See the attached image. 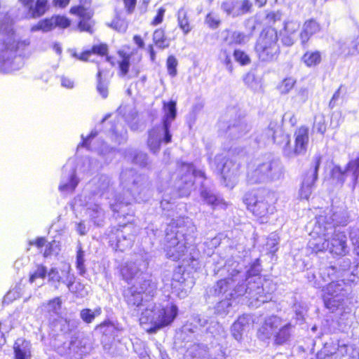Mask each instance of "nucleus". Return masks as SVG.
<instances>
[{
	"mask_svg": "<svg viewBox=\"0 0 359 359\" xmlns=\"http://www.w3.org/2000/svg\"><path fill=\"white\" fill-rule=\"evenodd\" d=\"M123 278L131 285L124 291V299L130 307L141 311V323H148L151 327L149 333H156L158 330L170 325L178 313V308L175 304L157 308L153 302H143L142 294L154 296L156 290V283L148 273L140 271L136 263L126 264L121 269Z\"/></svg>",
	"mask_w": 359,
	"mask_h": 359,
	"instance_id": "nucleus-1",
	"label": "nucleus"
},
{
	"mask_svg": "<svg viewBox=\"0 0 359 359\" xmlns=\"http://www.w3.org/2000/svg\"><path fill=\"white\" fill-rule=\"evenodd\" d=\"M243 266L234 260H228L223 267L215 266L214 274L226 271L227 277L218 280L216 284L210 289L209 293L213 296L224 295L226 297L236 298L246 294V297L251 300L250 304L258 307L262 304L271 300L269 294H266L263 289L255 284L245 288L243 284L245 272L242 271Z\"/></svg>",
	"mask_w": 359,
	"mask_h": 359,
	"instance_id": "nucleus-2",
	"label": "nucleus"
},
{
	"mask_svg": "<svg viewBox=\"0 0 359 359\" xmlns=\"http://www.w3.org/2000/svg\"><path fill=\"white\" fill-rule=\"evenodd\" d=\"M196 227L189 218L172 219L165 229L164 250L166 256L177 261H195L199 253L195 246Z\"/></svg>",
	"mask_w": 359,
	"mask_h": 359,
	"instance_id": "nucleus-3",
	"label": "nucleus"
},
{
	"mask_svg": "<svg viewBox=\"0 0 359 359\" xmlns=\"http://www.w3.org/2000/svg\"><path fill=\"white\" fill-rule=\"evenodd\" d=\"M13 21L7 13H0V33L8 36V41H4L5 49L0 53V72L10 73L20 69L24 62L20 55L15 53L20 49L29 46L27 40L16 41L14 36Z\"/></svg>",
	"mask_w": 359,
	"mask_h": 359,
	"instance_id": "nucleus-4",
	"label": "nucleus"
},
{
	"mask_svg": "<svg viewBox=\"0 0 359 359\" xmlns=\"http://www.w3.org/2000/svg\"><path fill=\"white\" fill-rule=\"evenodd\" d=\"M284 177V166L281 161L266 155L248 165L247 182L249 184H266L278 181Z\"/></svg>",
	"mask_w": 359,
	"mask_h": 359,
	"instance_id": "nucleus-5",
	"label": "nucleus"
},
{
	"mask_svg": "<svg viewBox=\"0 0 359 359\" xmlns=\"http://www.w3.org/2000/svg\"><path fill=\"white\" fill-rule=\"evenodd\" d=\"M163 111L162 123L154 127L149 131L147 145L154 154L159 151L162 142L165 144L171 142L172 135L170 128L177 116L176 102L171 100L168 102H164Z\"/></svg>",
	"mask_w": 359,
	"mask_h": 359,
	"instance_id": "nucleus-6",
	"label": "nucleus"
},
{
	"mask_svg": "<svg viewBox=\"0 0 359 359\" xmlns=\"http://www.w3.org/2000/svg\"><path fill=\"white\" fill-rule=\"evenodd\" d=\"M348 283L344 279L330 283L324 290L323 300L325 306L334 310L346 304L352 299V283L354 279H348Z\"/></svg>",
	"mask_w": 359,
	"mask_h": 359,
	"instance_id": "nucleus-7",
	"label": "nucleus"
},
{
	"mask_svg": "<svg viewBox=\"0 0 359 359\" xmlns=\"http://www.w3.org/2000/svg\"><path fill=\"white\" fill-rule=\"evenodd\" d=\"M333 229L334 226L327 221V216L316 217L313 229L310 233L312 238L308 243V247L316 253L329 250L330 235Z\"/></svg>",
	"mask_w": 359,
	"mask_h": 359,
	"instance_id": "nucleus-8",
	"label": "nucleus"
},
{
	"mask_svg": "<svg viewBox=\"0 0 359 359\" xmlns=\"http://www.w3.org/2000/svg\"><path fill=\"white\" fill-rule=\"evenodd\" d=\"M175 171L171 175L175 180V187L182 191V195L189 194L194 185L195 177L205 178V172L196 170L192 163L177 161L175 163Z\"/></svg>",
	"mask_w": 359,
	"mask_h": 359,
	"instance_id": "nucleus-9",
	"label": "nucleus"
},
{
	"mask_svg": "<svg viewBox=\"0 0 359 359\" xmlns=\"http://www.w3.org/2000/svg\"><path fill=\"white\" fill-rule=\"evenodd\" d=\"M97 328L102 334L101 343L104 351L114 357L122 355L124 347L120 337L121 330L109 321L101 323Z\"/></svg>",
	"mask_w": 359,
	"mask_h": 359,
	"instance_id": "nucleus-10",
	"label": "nucleus"
},
{
	"mask_svg": "<svg viewBox=\"0 0 359 359\" xmlns=\"http://www.w3.org/2000/svg\"><path fill=\"white\" fill-rule=\"evenodd\" d=\"M278 39L274 29L269 28L261 33L255 45V51L260 60L271 62L277 58L280 51Z\"/></svg>",
	"mask_w": 359,
	"mask_h": 359,
	"instance_id": "nucleus-11",
	"label": "nucleus"
},
{
	"mask_svg": "<svg viewBox=\"0 0 359 359\" xmlns=\"http://www.w3.org/2000/svg\"><path fill=\"white\" fill-rule=\"evenodd\" d=\"M131 177L130 191L133 198L138 202L146 201L152 195L151 182L145 175L136 173L133 170L123 171L121 174L122 183Z\"/></svg>",
	"mask_w": 359,
	"mask_h": 359,
	"instance_id": "nucleus-12",
	"label": "nucleus"
},
{
	"mask_svg": "<svg viewBox=\"0 0 359 359\" xmlns=\"http://www.w3.org/2000/svg\"><path fill=\"white\" fill-rule=\"evenodd\" d=\"M212 169L222 175V184L232 189L238 181L240 175V165L231 160H226L222 155H217L212 161L210 162Z\"/></svg>",
	"mask_w": 359,
	"mask_h": 359,
	"instance_id": "nucleus-13",
	"label": "nucleus"
},
{
	"mask_svg": "<svg viewBox=\"0 0 359 359\" xmlns=\"http://www.w3.org/2000/svg\"><path fill=\"white\" fill-rule=\"evenodd\" d=\"M270 194L265 191L249 192L243 198V202L253 215L264 218L273 214L274 207L269 202Z\"/></svg>",
	"mask_w": 359,
	"mask_h": 359,
	"instance_id": "nucleus-14",
	"label": "nucleus"
},
{
	"mask_svg": "<svg viewBox=\"0 0 359 359\" xmlns=\"http://www.w3.org/2000/svg\"><path fill=\"white\" fill-rule=\"evenodd\" d=\"M130 225L112 227L108 236L109 243L115 245L116 250L125 251L133 245L134 236L130 233Z\"/></svg>",
	"mask_w": 359,
	"mask_h": 359,
	"instance_id": "nucleus-15",
	"label": "nucleus"
},
{
	"mask_svg": "<svg viewBox=\"0 0 359 359\" xmlns=\"http://www.w3.org/2000/svg\"><path fill=\"white\" fill-rule=\"evenodd\" d=\"M69 272V270L67 271H62V274H60L56 268H52L48 273V282L55 289L59 288L61 283L66 284L69 292L77 294V296H84L85 294L83 292H78L79 288L83 287V285L78 283L74 289V278L73 276H70Z\"/></svg>",
	"mask_w": 359,
	"mask_h": 359,
	"instance_id": "nucleus-16",
	"label": "nucleus"
},
{
	"mask_svg": "<svg viewBox=\"0 0 359 359\" xmlns=\"http://www.w3.org/2000/svg\"><path fill=\"white\" fill-rule=\"evenodd\" d=\"M320 155H316L313 159V168L305 175L299 189V196L302 199H309L311 196L314 183L318 178V172L321 163Z\"/></svg>",
	"mask_w": 359,
	"mask_h": 359,
	"instance_id": "nucleus-17",
	"label": "nucleus"
},
{
	"mask_svg": "<svg viewBox=\"0 0 359 359\" xmlns=\"http://www.w3.org/2000/svg\"><path fill=\"white\" fill-rule=\"evenodd\" d=\"M333 53L345 57L359 53V37L340 39L333 44Z\"/></svg>",
	"mask_w": 359,
	"mask_h": 359,
	"instance_id": "nucleus-18",
	"label": "nucleus"
},
{
	"mask_svg": "<svg viewBox=\"0 0 359 359\" xmlns=\"http://www.w3.org/2000/svg\"><path fill=\"white\" fill-rule=\"evenodd\" d=\"M294 148L287 151L285 149V155L288 157L293 156L304 155L307 151L309 142V129L306 126H301L295 133Z\"/></svg>",
	"mask_w": 359,
	"mask_h": 359,
	"instance_id": "nucleus-19",
	"label": "nucleus"
},
{
	"mask_svg": "<svg viewBox=\"0 0 359 359\" xmlns=\"http://www.w3.org/2000/svg\"><path fill=\"white\" fill-rule=\"evenodd\" d=\"M264 135L266 140H271L273 142L282 146L283 150L288 151L287 148L290 144V136L285 134L282 128L275 122H271L269 127L264 130Z\"/></svg>",
	"mask_w": 359,
	"mask_h": 359,
	"instance_id": "nucleus-20",
	"label": "nucleus"
},
{
	"mask_svg": "<svg viewBox=\"0 0 359 359\" xmlns=\"http://www.w3.org/2000/svg\"><path fill=\"white\" fill-rule=\"evenodd\" d=\"M283 323V319L278 316L273 315L266 318L257 330V337L264 341L270 339L271 337H273Z\"/></svg>",
	"mask_w": 359,
	"mask_h": 359,
	"instance_id": "nucleus-21",
	"label": "nucleus"
},
{
	"mask_svg": "<svg viewBox=\"0 0 359 359\" xmlns=\"http://www.w3.org/2000/svg\"><path fill=\"white\" fill-rule=\"evenodd\" d=\"M73 358H81L92 349V341L89 337L76 333L70 337Z\"/></svg>",
	"mask_w": 359,
	"mask_h": 359,
	"instance_id": "nucleus-22",
	"label": "nucleus"
},
{
	"mask_svg": "<svg viewBox=\"0 0 359 359\" xmlns=\"http://www.w3.org/2000/svg\"><path fill=\"white\" fill-rule=\"evenodd\" d=\"M346 241L347 238L344 232L333 229L332 233L330 235V252L337 255H345L348 252Z\"/></svg>",
	"mask_w": 359,
	"mask_h": 359,
	"instance_id": "nucleus-23",
	"label": "nucleus"
},
{
	"mask_svg": "<svg viewBox=\"0 0 359 359\" xmlns=\"http://www.w3.org/2000/svg\"><path fill=\"white\" fill-rule=\"evenodd\" d=\"M79 182L76 177V170L74 168H68L67 166L62 168V177L59 185V190L61 192L72 193Z\"/></svg>",
	"mask_w": 359,
	"mask_h": 359,
	"instance_id": "nucleus-24",
	"label": "nucleus"
},
{
	"mask_svg": "<svg viewBox=\"0 0 359 359\" xmlns=\"http://www.w3.org/2000/svg\"><path fill=\"white\" fill-rule=\"evenodd\" d=\"M193 284V281L187 280L184 275L180 273H175L171 282L172 293L180 299H184L188 295Z\"/></svg>",
	"mask_w": 359,
	"mask_h": 359,
	"instance_id": "nucleus-25",
	"label": "nucleus"
},
{
	"mask_svg": "<svg viewBox=\"0 0 359 359\" xmlns=\"http://www.w3.org/2000/svg\"><path fill=\"white\" fill-rule=\"evenodd\" d=\"M320 216H327V221L334 226V229H337L335 226L337 225L346 226L349 218L347 210L344 206L332 207L325 215Z\"/></svg>",
	"mask_w": 359,
	"mask_h": 359,
	"instance_id": "nucleus-26",
	"label": "nucleus"
},
{
	"mask_svg": "<svg viewBox=\"0 0 359 359\" xmlns=\"http://www.w3.org/2000/svg\"><path fill=\"white\" fill-rule=\"evenodd\" d=\"M250 130V126L248 125L244 118H239L230 122L228 126L226 133L231 139H238Z\"/></svg>",
	"mask_w": 359,
	"mask_h": 359,
	"instance_id": "nucleus-27",
	"label": "nucleus"
},
{
	"mask_svg": "<svg viewBox=\"0 0 359 359\" xmlns=\"http://www.w3.org/2000/svg\"><path fill=\"white\" fill-rule=\"evenodd\" d=\"M321 29L320 25L314 19H309L306 20L299 32V38L302 45H305L310 38L318 33Z\"/></svg>",
	"mask_w": 359,
	"mask_h": 359,
	"instance_id": "nucleus-28",
	"label": "nucleus"
},
{
	"mask_svg": "<svg viewBox=\"0 0 359 359\" xmlns=\"http://www.w3.org/2000/svg\"><path fill=\"white\" fill-rule=\"evenodd\" d=\"M240 264L243 266L242 271L245 273L243 278V284L245 285V288H248L249 286L255 284V285H259L264 290L263 287L261 285V278L259 276L261 271L260 265L255 263L251 266L250 269L245 271L244 270L243 264Z\"/></svg>",
	"mask_w": 359,
	"mask_h": 359,
	"instance_id": "nucleus-29",
	"label": "nucleus"
},
{
	"mask_svg": "<svg viewBox=\"0 0 359 359\" xmlns=\"http://www.w3.org/2000/svg\"><path fill=\"white\" fill-rule=\"evenodd\" d=\"M251 321V318L248 315H243L233 323L231 327V332L233 337L238 341L243 339V332L248 328Z\"/></svg>",
	"mask_w": 359,
	"mask_h": 359,
	"instance_id": "nucleus-30",
	"label": "nucleus"
},
{
	"mask_svg": "<svg viewBox=\"0 0 359 359\" xmlns=\"http://www.w3.org/2000/svg\"><path fill=\"white\" fill-rule=\"evenodd\" d=\"M294 326L290 323L282 324L273 336V341L276 345H283L289 342L294 334Z\"/></svg>",
	"mask_w": 359,
	"mask_h": 359,
	"instance_id": "nucleus-31",
	"label": "nucleus"
},
{
	"mask_svg": "<svg viewBox=\"0 0 359 359\" xmlns=\"http://www.w3.org/2000/svg\"><path fill=\"white\" fill-rule=\"evenodd\" d=\"M31 344L24 339H18L14 344L15 359H27L31 356Z\"/></svg>",
	"mask_w": 359,
	"mask_h": 359,
	"instance_id": "nucleus-32",
	"label": "nucleus"
},
{
	"mask_svg": "<svg viewBox=\"0 0 359 359\" xmlns=\"http://www.w3.org/2000/svg\"><path fill=\"white\" fill-rule=\"evenodd\" d=\"M201 195L203 200L208 204L212 205L214 208H225L226 206L224 199L219 196L215 195L211 190L202 188L201 191Z\"/></svg>",
	"mask_w": 359,
	"mask_h": 359,
	"instance_id": "nucleus-33",
	"label": "nucleus"
},
{
	"mask_svg": "<svg viewBox=\"0 0 359 359\" xmlns=\"http://www.w3.org/2000/svg\"><path fill=\"white\" fill-rule=\"evenodd\" d=\"M341 173V178L339 180L341 183L344 182V175H351L352 181L355 183L359 177V157L353 161H351L345 170L342 171L340 168H337Z\"/></svg>",
	"mask_w": 359,
	"mask_h": 359,
	"instance_id": "nucleus-34",
	"label": "nucleus"
},
{
	"mask_svg": "<svg viewBox=\"0 0 359 359\" xmlns=\"http://www.w3.org/2000/svg\"><path fill=\"white\" fill-rule=\"evenodd\" d=\"M340 273L341 271L338 270L335 266L330 265L320 268L319 277L323 283H325L327 281H334V278L341 277Z\"/></svg>",
	"mask_w": 359,
	"mask_h": 359,
	"instance_id": "nucleus-35",
	"label": "nucleus"
},
{
	"mask_svg": "<svg viewBox=\"0 0 359 359\" xmlns=\"http://www.w3.org/2000/svg\"><path fill=\"white\" fill-rule=\"evenodd\" d=\"M302 61L308 67H315L320 64L322 54L319 50L306 51L302 57Z\"/></svg>",
	"mask_w": 359,
	"mask_h": 359,
	"instance_id": "nucleus-36",
	"label": "nucleus"
},
{
	"mask_svg": "<svg viewBox=\"0 0 359 359\" xmlns=\"http://www.w3.org/2000/svg\"><path fill=\"white\" fill-rule=\"evenodd\" d=\"M251 36L238 31H234L231 36H226L224 39L228 44L244 45L250 39Z\"/></svg>",
	"mask_w": 359,
	"mask_h": 359,
	"instance_id": "nucleus-37",
	"label": "nucleus"
},
{
	"mask_svg": "<svg viewBox=\"0 0 359 359\" xmlns=\"http://www.w3.org/2000/svg\"><path fill=\"white\" fill-rule=\"evenodd\" d=\"M102 71L98 67L97 74L96 90L97 93L103 98L106 99L109 95V81L102 77Z\"/></svg>",
	"mask_w": 359,
	"mask_h": 359,
	"instance_id": "nucleus-38",
	"label": "nucleus"
},
{
	"mask_svg": "<svg viewBox=\"0 0 359 359\" xmlns=\"http://www.w3.org/2000/svg\"><path fill=\"white\" fill-rule=\"evenodd\" d=\"M96 187L97 193H100L101 195H103L106 193L109 194V192L113 193L112 183L111 180L108 176L105 175H101L99 176L96 183Z\"/></svg>",
	"mask_w": 359,
	"mask_h": 359,
	"instance_id": "nucleus-39",
	"label": "nucleus"
},
{
	"mask_svg": "<svg viewBox=\"0 0 359 359\" xmlns=\"http://www.w3.org/2000/svg\"><path fill=\"white\" fill-rule=\"evenodd\" d=\"M339 346L334 343H326L324 347L317 353L318 359H331L335 355Z\"/></svg>",
	"mask_w": 359,
	"mask_h": 359,
	"instance_id": "nucleus-40",
	"label": "nucleus"
},
{
	"mask_svg": "<svg viewBox=\"0 0 359 359\" xmlns=\"http://www.w3.org/2000/svg\"><path fill=\"white\" fill-rule=\"evenodd\" d=\"M206 332L210 333L215 338H224L226 334L223 326L215 320L210 321L209 325L206 328Z\"/></svg>",
	"mask_w": 359,
	"mask_h": 359,
	"instance_id": "nucleus-41",
	"label": "nucleus"
},
{
	"mask_svg": "<svg viewBox=\"0 0 359 359\" xmlns=\"http://www.w3.org/2000/svg\"><path fill=\"white\" fill-rule=\"evenodd\" d=\"M153 41L156 47L164 49L170 46L169 40L165 36V32L162 29L155 30L153 34Z\"/></svg>",
	"mask_w": 359,
	"mask_h": 359,
	"instance_id": "nucleus-42",
	"label": "nucleus"
},
{
	"mask_svg": "<svg viewBox=\"0 0 359 359\" xmlns=\"http://www.w3.org/2000/svg\"><path fill=\"white\" fill-rule=\"evenodd\" d=\"M48 0H37L34 6L30 7L29 14L32 18H38L43 15L47 10Z\"/></svg>",
	"mask_w": 359,
	"mask_h": 359,
	"instance_id": "nucleus-43",
	"label": "nucleus"
},
{
	"mask_svg": "<svg viewBox=\"0 0 359 359\" xmlns=\"http://www.w3.org/2000/svg\"><path fill=\"white\" fill-rule=\"evenodd\" d=\"M89 215L94 224L97 226H101L102 224L104 219V210L98 205H94L92 208H88Z\"/></svg>",
	"mask_w": 359,
	"mask_h": 359,
	"instance_id": "nucleus-44",
	"label": "nucleus"
},
{
	"mask_svg": "<svg viewBox=\"0 0 359 359\" xmlns=\"http://www.w3.org/2000/svg\"><path fill=\"white\" fill-rule=\"evenodd\" d=\"M300 22L297 20H288L284 25V32L283 36H297V33L299 30Z\"/></svg>",
	"mask_w": 359,
	"mask_h": 359,
	"instance_id": "nucleus-45",
	"label": "nucleus"
},
{
	"mask_svg": "<svg viewBox=\"0 0 359 359\" xmlns=\"http://www.w3.org/2000/svg\"><path fill=\"white\" fill-rule=\"evenodd\" d=\"M102 309L100 307H97L92 311L90 309H83L80 312V317L86 323H92L96 316L101 314Z\"/></svg>",
	"mask_w": 359,
	"mask_h": 359,
	"instance_id": "nucleus-46",
	"label": "nucleus"
},
{
	"mask_svg": "<svg viewBox=\"0 0 359 359\" xmlns=\"http://www.w3.org/2000/svg\"><path fill=\"white\" fill-rule=\"evenodd\" d=\"M115 203H110L111 209L114 212L124 215L125 211L123 210V208L130 205L131 200L130 198H122L121 196H118V198H115Z\"/></svg>",
	"mask_w": 359,
	"mask_h": 359,
	"instance_id": "nucleus-47",
	"label": "nucleus"
},
{
	"mask_svg": "<svg viewBox=\"0 0 359 359\" xmlns=\"http://www.w3.org/2000/svg\"><path fill=\"white\" fill-rule=\"evenodd\" d=\"M219 59L222 63H223L226 69L232 73L233 72V64L231 61V52L226 48H222L219 54Z\"/></svg>",
	"mask_w": 359,
	"mask_h": 359,
	"instance_id": "nucleus-48",
	"label": "nucleus"
},
{
	"mask_svg": "<svg viewBox=\"0 0 359 359\" xmlns=\"http://www.w3.org/2000/svg\"><path fill=\"white\" fill-rule=\"evenodd\" d=\"M84 256L85 253L84 251L82 250L81 246H78V250L76 252V269L79 271V273L81 276H84L86 273Z\"/></svg>",
	"mask_w": 359,
	"mask_h": 359,
	"instance_id": "nucleus-49",
	"label": "nucleus"
},
{
	"mask_svg": "<svg viewBox=\"0 0 359 359\" xmlns=\"http://www.w3.org/2000/svg\"><path fill=\"white\" fill-rule=\"evenodd\" d=\"M177 20L180 27L185 34L191 30V27L187 19V14L184 8H181L177 13Z\"/></svg>",
	"mask_w": 359,
	"mask_h": 359,
	"instance_id": "nucleus-50",
	"label": "nucleus"
},
{
	"mask_svg": "<svg viewBox=\"0 0 359 359\" xmlns=\"http://www.w3.org/2000/svg\"><path fill=\"white\" fill-rule=\"evenodd\" d=\"M111 130L113 135H114L115 140L117 142L120 144L126 141L127 131L121 125L117 123L114 126H112Z\"/></svg>",
	"mask_w": 359,
	"mask_h": 359,
	"instance_id": "nucleus-51",
	"label": "nucleus"
},
{
	"mask_svg": "<svg viewBox=\"0 0 359 359\" xmlns=\"http://www.w3.org/2000/svg\"><path fill=\"white\" fill-rule=\"evenodd\" d=\"M231 298L226 297L217 303L215 306V313L217 315L226 316L229 312V309L231 306Z\"/></svg>",
	"mask_w": 359,
	"mask_h": 359,
	"instance_id": "nucleus-52",
	"label": "nucleus"
},
{
	"mask_svg": "<svg viewBox=\"0 0 359 359\" xmlns=\"http://www.w3.org/2000/svg\"><path fill=\"white\" fill-rule=\"evenodd\" d=\"M118 55L121 57L122 60L118 62L120 69V75L125 76L128 74L130 67V55L123 53V51H118Z\"/></svg>",
	"mask_w": 359,
	"mask_h": 359,
	"instance_id": "nucleus-53",
	"label": "nucleus"
},
{
	"mask_svg": "<svg viewBox=\"0 0 359 359\" xmlns=\"http://www.w3.org/2000/svg\"><path fill=\"white\" fill-rule=\"evenodd\" d=\"M252 3L250 0H241L236 5L238 17L247 13H252Z\"/></svg>",
	"mask_w": 359,
	"mask_h": 359,
	"instance_id": "nucleus-54",
	"label": "nucleus"
},
{
	"mask_svg": "<svg viewBox=\"0 0 359 359\" xmlns=\"http://www.w3.org/2000/svg\"><path fill=\"white\" fill-rule=\"evenodd\" d=\"M238 4V1H226L222 4L221 8L227 15L236 18L238 17V13H236V5Z\"/></svg>",
	"mask_w": 359,
	"mask_h": 359,
	"instance_id": "nucleus-55",
	"label": "nucleus"
},
{
	"mask_svg": "<svg viewBox=\"0 0 359 359\" xmlns=\"http://www.w3.org/2000/svg\"><path fill=\"white\" fill-rule=\"evenodd\" d=\"M55 27L53 16L50 18L39 22L38 25L33 27V30H42L43 32H48Z\"/></svg>",
	"mask_w": 359,
	"mask_h": 359,
	"instance_id": "nucleus-56",
	"label": "nucleus"
},
{
	"mask_svg": "<svg viewBox=\"0 0 359 359\" xmlns=\"http://www.w3.org/2000/svg\"><path fill=\"white\" fill-rule=\"evenodd\" d=\"M233 55L235 60L242 66L248 65L251 62L249 55L240 49H235Z\"/></svg>",
	"mask_w": 359,
	"mask_h": 359,
	"instance_id": "nucleus-57",
	"label": "nucleus"
},
{
	"mask_svg": "<svg viewBox=\"0 0 359 359\" xmlns=\"http://www.w3.org/2000/svg\"><path fill=\"white\" fill-rule=\"evenodd\" d=\"M62 302L60 297H56L50 300L46 306V311L50 314H59L61 309Z\"/></svg>",
	"mask_w": 359,
	"mask_h": 359,
	"instance_id": "nucleus-58",
	"label": "nucleus"
},
{
	"mask_svg": "<svg viewBox=\"0 0 359 359\" xmlns=\"http://www.w3.org/2000/svg\"><path fill=\"white\" fill-rule=\"evenodd\" d=\"M71 339L63 342L61 345L57 346L55 348L56 352L62 356L73 358L72 351Z\"/></svg>",
	"mask_w": 359,
	"mask_h": 359,
	"instance_id": "nucleus-59",
	"label": "nucleus"
},
{
	"mask_svg": "<svg viewBox=\"0 0 359 359\" xmlns=\"http://www.w3.org/2000/svg\"><path fill=\"white\" fill-rule=\"evenodd\" d=\"M83 166H87L83 169V172L93 174V172L97 170L100 168V163L94 158H86L83 161Z\"/></svg>",
	"mask_w": 359,
	"mask_h": 359,
	"instance_id": "nucleus-60",
	"label": "nucleus"
},
{
	"mask_svg": "<svg viewBox=\"0 0 359 359\" xmlns=\"http://www.w3.org/2000/svg\"><path fill=\"white\" fill-rule=\"evenodd\" d=\"M133 162L140 167H145L148 164V156L142 151H135L133 158Z\"/></svg>",
	"mask_w": 359,
	"mask_h": 359,
	"instance_id": "nucleus-61",
	"label": "nucleus"
},
{
	"mask_svg": "<svg viewBox=\"0 0 359 359\" xmlns=\"http://www.w3.org/2000/svg\"><path fill=\"white\" fill-rule=\"evenodd\" d=\"M295 83L296 81L291 77L285 79L279 86L280 92L282 94L288 93L290 90L294 87Z\"/></svg>",
	"mask_w": 359,
	"mask_h": 359,
	"instance_id": "nucleus-62",
	"label": "nucleus"
},
{
	"mask_svg": "<svg viewBox=\"0 0 359 359\" xmlns=\"http://www.w3.org/2000/svg\"><path fill=\"white\" fill-rule=\"evenodd\" d=\"M306 278L316 288H320L324 286L322 279L319 276L317 277L316 274L312 271L306 272Z\"/></svg>",
	"mask_w": 359,
	"mask_h": 359,
	"instance_id": "nucleus-63",
	"label": "nucleus"
},
{
	"mask_svg": "<svg viewBox=\"0 0 359 359\" xmlns=\"http://www.w3.org/2000/svg\"><path fill=\"white\" fill-rule=\"evenodd\" d=\"M313 129L316 130L318 133L322 135L324 134L326 130V125L325 118L323 116L320 115L315 116Z\"/></svg>",
	"mask_w": 359,
	"mask_h": 359,
	"instance_id": "nucleus-64",
	"label": "nucleus"
}]
</instances>
